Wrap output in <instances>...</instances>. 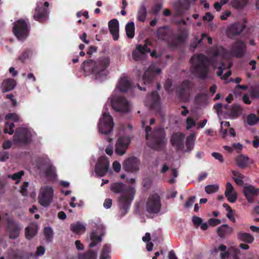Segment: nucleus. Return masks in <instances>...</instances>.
<instances>
[{"instance_id": "nucleus-25", "label": "nucleus", "mask_w": 259, "mask_h": 259, "mask_svg": "<svg viewBox=\"0 0 259 259\" xmlns=\"http://www.w3.org/2000/svg\"><path fill=\"white\" fill-rule=\"evenodd\" d=\"M236 162L237 165L241 168L244 169L248 167V165L253 162L252 160L245 155L240 154L236 158Z\"/></svg>"}, {"instance_id": "nucleus-10", "label": "nucleus", "mask_w": 259, "mask_h": 259, "mask_svg": "<svg viewBox=\"0 0 259 259\" xmlns=\"http://www.w3.org/2000/svg\"><path fill=\"white\" fill-rule=\"evenodd\" d=\"M99 130L102 134L108 135L110 133L114 126L113 118L108 113H104L103 118L100 120Z\"/></svg>"}, {"instance_id": "nucleus-54", "label": "nucleus", "mask_w": 259, "mask_h": 259, "mask_svg": "<svg viewBox=\"0 0 259 259\" xmlns=\"http://www.w3.org/2000/svg\"><path fill=\"white\" fill-rule=\"evenodd\" d=\"M196 199V196H190L187 201L185 203V207L186 208H189L191 206H192L194 203Z\"/></svg>"}, {"instance_id": "nucleus-40", "label": "nucleus", "mask_w": 259, "mask_h": 259, "mask_svg": "<svg viewBox=\"0 0 259 259\" xmlns=\"http://www.w3.org/2000/svg\"><path fill=\"white\" fill-rule=\"evenodd\" d=\"M232 174L234 176L233 179L236 184L239 186H243L244 185V182L243 181L244 176L239 171L235 170L232 171Z\"/></svg>"}, {"instance_id": "nucleus-4", "label": "nucleus", "mask_w": 259, "mask_h": 259, "mask_svg": "<svg viewBox=\"0 0 259 259\" xmlns=\"http://www.w3.org/2000/svg\"><path fill=\"white\" fill-rule=\"evenodd\" d=\"M192 73L197 78L206 79L209 72V60L203 54L194 55L191 59Z\"/></svg>"}, {"instance_id": "nucleus-23", "label": "nucleus", "mask_w": 259, "mask_h": 259, "mask_svg": "<svg viewBox=\"0 0 259 259\" xmlns=\"http://www.w3.org/2000/svg\"><path fill=\"white\" fill-rule=\"evenodd\" d=\"M225 195L230 202L234 203L236 202L237 198V194L235 191L234 187L230 182H228L226 184Z\"/></svg>"}, {"instance_id": "nucleus-21", "label": "nucleus", "mask_w": 259, "mask_h": 259, "mask_svg": "<svg viewBox=\"0 0 259 259\" xmlns=\"http://www.w3.org/2000/svg\"><path fill=\"white\" fill-rule=\"evenodd\" d=\"M32 253L19 249L11 250L8 254L9 259H29Z\"/></svg>"}, {"instance_id": "nucleus-34", "label": "nucleus", "mask_w": 259, "mask_h": 259, "mask_svg": "<svg viewBox=\"0 0 259 259\" xmlns=\"http://www.w3.org/2000/svg\"><path fill=\"white\" fill-rule=\"evenodd\" d=\"M79 259H97V252L96 251L89 249L85 252L79 254Z\"/></svg>"}, {"instance_id": "nucleus-44", "label": "nucleus", "mask_w": 259, "mask_h": 259, "mask_svg": "<svg viewBox=\"0 0 259 259\" xmlns=\"http://www.w3.org/2000/svg\"><path fill=\"white\" fill-rule=\"evenodd\" d=\"M14 124L12 121H7L5 123L4 132L5 134L12 135L14 133Z\"/></svg>"}, {"instance_id": "nucleus-32", "label": "nucleus", "mask_w": 259, "mask_h": 259, "mask_svg": "<svg viewBox=\"0 0 259 259\" xmlns=\"http://www.w3.org/2000/svg\"><path fill=\"white\" fill-rule=\"evenodd\" d=\"M207 101V93H198L194 98V104L199 106L205 105Z\"/></svg>"}, {"instance_id": "nucleus-48", "label": "nucleus", "mask_w": 259, "mask_h": 259, "mask_svg": "<svg viewBox=\"0 0 259 259\" xmlns=\"http://www.w3.org/2000/svg\"><path fill=\"white\" fill-rule=\"evenodd\" d=\"M258 121H259V118L252 113L248 115L247 117V122L249 125H255Z\"/></svg>"}, {"instance_id": "nucleus-55", "label": "nucleus", "mask_w": 259, "mask_h": 259, "mask_svg": "<svg viewBox=\"0 0 259 259\" xmlns=\"http://www.w3.org/2000/svg\"><path fill=\"white\" fill-rule=\"evenodd\" d=\"M45 248L42 246H39L37 248L36 252L35 253V256H40L44 255L45 253Z\"/></svg>"}, {"instance_id": "nucleus-24", "label": "nucleus", "mask_w": 259, "mask_h": 259, "mask_svg": "<svg viewBox=\"0 0 259 259\" xmlns=\"http://www.w3.org/2000/svg\"><path fill=\"white\" fill-rule=\"evenodd\" d=\"M108 27L114 40L119 38V23L116 19H113L108 22Z\"/></svg>"}, {"instance_id": "nucleus-36", "label": "nucleus", "mask_w": 259, "mask_h": 259, "mask_svg": "<svg viewBox=\"0 0 259 259\" xmlns=\"http://www.w3.org/2000/svg\"><path fill=\"white\" fill-rule=\"evenodd\" d=\"M70 230L75 234H79L81 232H84L85 230V227L81 223L77 222L75 224L70 225Z\"/></svg>"}, {"instance_id": "nucleus-31", "label": "nucleus", "mask_w": 259, "mask_h": 259, "mask_svg": "<svg viewBox=\"0 0 259 259\" xmlns=\"http://www.w3.org/2000/svg\"><path fill=\"white\" fill-rule=\"evenodd\" d=\"M131 85V83L128 79L127 77H123L121 78L119 80L117 85V88L120 92H126L130 89Z\"/></svg>"}, {"instance_id": "nucleus-46", "label": "nucleus", "mask_w": 259, "mask_h": 259, "mask_svg": "<svg viewBox=\"0 0 259 259\" xmlns=\"http://www.w3.org/2000/svg\"><path fill=\"white\" fill-rule=\"evenodd\" d=\"M248 0H234L232 5L233 7L237 9H242L247 4Z\"/></svg>"}, {"instance_id": "nucleus-47", "label": "nucleus", "mask_w": 259, "mask_h": 259, "mask_svg": "<svg viewBox=\"0 0 259 259\" xmlns=\"http://www.w3.org/2000/svg\"><path fill=\"white\" fill-rule=\"evenodd\" d=\"M136 51L138 52L139 53L145 55L146 53H150L151 52V50L150 48H148L147 45L145 44L144 45H138L136 47Z\"/></svg>"}, {"instance_id": "nucleus-43", "label": "nucleus", "mask_w": 259, "mask_h": 259, "mask_svg": "<svg viewBox=\"0 0 259 259\" xmlns=\"http://www.w3.org/2000/svg\"><path fill=\"white\" fill-rule=\"evenodd\" d=\"M195 134H191L186 138V145L188 151H190L193 148L194 144Z\"/></svg>"}, {"instance_id": "nucleus-58", "label": "nucleus", "mask_w": 259, "mask_h": 259, "mask_svg": "<svg viewBox=\"0 0 259 259\" xmlns=\"http://www.w3.org/2000/svg\"><path fill=\"white\" fill-rule=\"evenodd\" d=\"M172 174L171 176L174 177L173 178L170 179L168 180V182L170 184H174L176 182V179L175 178H177L178 176V172L176 168H172L171 169Z\"/></svg>"}, {"instance_id": "nucleus-33", "label": "nucleus", "mask_w": 259, "mask_h": 259, "mask_svg": "<svg viewBox=\"0 0 259 259\" xmlns=\"http://www.w3.org/2000/svg\"><path fill=\"white\" fill-rule=\"evenodd\" d=\"M147 16V11L145 6L143 4L140 6L138 9L137 13V20L139 21L144 22Z\"/></svg>"}, {"instance_id": "nucleus-60", "label": "nucleus", "mask_w": 259, "mask_h": 259, "mask_svg": "<svg viewBox=\"0 0 259 259\" xmlns=\"http://www.w3.org/2000/svg\"><path fill=\"white\" fill-rule=\"evenodd\" d=\"M211 155L215 159L218 160L220 162L222 163L224 161V159L223 158V155L220 153L213 152L211 153Z\"/></svg>"}, {"instance_id": "nucleus-15", "label": "nucleus", "mask_w": 259, "mask_h": 259, "mask_svg": "<svg viewBox=\"0 0 259 259\" xmlns=\"http://www.w3.org/2000/svg\"><path fill=\"white\" fill-rule=\"evenodd\" d=\"M140 159L135 156H131L124 160L122 163L123 169L127 172H136L139 170Z\"/></svg>"}, {"instance_id": "nucleus-35", "label": "nucleus", "mask_w": 259, "mask_h": 259, "mask_svg": "<svg viewBox=\"0 0 259 259\" xmlns=\"http://www.w3.org/2000/svg\"><path fill=\"white\" fill-rule=\"evenodd\" d=\"M110 253L111 246L109 244H105L101 251L100 259H111Z\"/></svg>"}, {"instance_id": "nucleus-26", "label": "nucleus", "mask_w": 259, "mask_h": 259, "mask_svg": "<svg viewBox=\"0 0 259 259\" xmlns=\"http://www.w3.org/2000/svg\"><path fill=\"white\" fill-rule=\"evenodd\" d=\"M104 235V233L102 231L98 233L97 231H93L90 234L91 243L89 244L90 248H93L97 245L98 244L102 242V236Z\"/></svg>"}, {"instance_id": "nucleus-16", "label": "nucleus", "mask_w": 259, "mask_h": 259, "mask_svg": "<svg viewBox=\"0 0 259 259\" xmlns=\"http://www.w3.org/2000/svg\"><path fill=\"white\" fill-rule=\"evenodd\" d=\"M246 27V26L245 23H234L228 27L226 34L229 38L234 39L235 37L240 35Z\"/></svg>"}, {"instance_id": "nucleus-52", "label": "nucleus", "mask_w": 259, "mask_h": 259, "mask_svg": "<svg viewBox=\"0 0 259 259\" xmlns=\"http://www.w3.org/2000/svg\"><path fill=\"white\" fill-rule=\"evenodd\" d=\"M24 175V171L21 170L18 172L15 173L12 176H9V177H11L13 180L16 181V183H17L21 179L22 176Z\"/></svg>"}, {"instance_id": "nucleus-22", "label": "nucleus", "mask_w": 259, "mask_h": 259, "mask_svg": "<svg viewBox=\"0 0 259 259\" xmlns=\"http://www.w3.org/2000/svg\"><path fill=\"white\" fill-rule=\"evenodd\" d=\"M48 15V10L47 8L37 6L35 9L33 18L35 20L42 23L47 19Z\"/></svg>"}, {"instance_id": "nucleus-18", "label": "nucleus", "mask_w": 259, "mask_h": 259, "mask_svg": "<svg viewBox=\"0 0 259 259\" xmlns=\"http://www.w3.org/2000/svg\"><path fill=\"white\" fill-rule=\"evenodd\" d=\"M242 191L246 200L249 203L254 202L255 198L259 195V188L248 184L244 185Z\"/></svg>"}, {"instance_id": "nucleus-1", "label": "nucleus", "mask_w": 259, "mask_h": 259, "mask_svg": "<svg viewBox=\"0 0 259 259\" xmlns=\"http://www.w3.org/2000/svg\"><path fill=\"white\" fill-rule=\"evenodd\" d=\"M110 190L114 193L120 194L118 198V207L121 215H125L128 211L136 193L135 188L127 187L122 183H114L111 185Z\"/></svg>"}, {"instance_id": "nucleus-28", "label": "nucleus", "mask_w": 259, "mask_h": 259, "mask_svg": "<svg viewBox=\"0 0 259 259\" xmlns=\"http://www.w3.org/2000/svg\"><path fill=\"white\" fill-rule=\"evenodd\" d=\"M237 237L239 241L248 244L252 243L254 240V237L251 234L242 231L237 233Z\"/></svg>"}, {"instance_id": "nucleus-6", "label": "nucleus", "mask_w": 259, "mask_h": 259, "mask_svg": "<svg viewBox=\"0 0 259 259\" xmlns=\"http://www.w3.org/2000/svg\"><path fill=\"white\" fill-rule=\"evenodd\" d=\"M32 135L30 130L25 127L17 129L13 136V142L17 145H26L32 141Z\"/></svg>"}, {"instance_id": "nucleus-5", "label": "nucleus", "mask_w": 259, "mask_h": 259, "mask_svg": "<svg viewBox=\"0 0 259 259\" xmlns=\"http://www.w3.org/2000/svg\"><path fill=\"white\" fill-rule=\"evenodd\" d=\"M150 126L146 127V139L148 141V146L151 148L160 151L165 144V133L163 128H156L153 132Z\"/></svg>"}, {"instance_id": "nucleus-57", "label": "nucleus", "mask_w": 259, "mask_h": 259, "mask_svg": "<svg viewBox=\"0 0 259 259\" xmlns=\"http://www.w3.org/2000/svg\"><path fill=\"white\" fill-rule=\"evenodd\" d=\"M29 184L28 182H24L22 186L21 187L20 192L23 196L27 195V188L28 187Z\"/></svg>"}, {"instance_id": "nucleus-14", "label": "nucleus", "mask_w": 259, "mask_h": 259, "mask_svg": "<svg viewBox=\"0 0 259 259\" xmlns=\"http://www.w3.org/2000/svg\"><path fill=\"white\" fill-rule=\"evenodd\" d=\"M109 167L108 158L105 156H101L96 164L95 171L99 177L104 176L108 172Z\"/></svg>"}, {"instance_id": "nucleus-17", "label": "nucleus", "mask_w": 259, "mask_h": 259, "mask_svg": "<svg viewBox=\"0 0 259 259\" xmlns=\"http://www.w3.org/2000/svg\"><path fill=\"white\" fill-rule=\"evenodd\" d=\"M131 142L130 137L124 136L119 137L115 145V153L118 155H123L128 148Z\"/></svg>"}, {"instance_id": "nucleus-29", "label": "nucleus", "mask_w": 259, "mask_h": 259, "mask_svg": "<svg viewBox=\"0 0 259 259\" xmlns=\"http://www.w3.org/2000/svg\"><path fill=\"white\" fill-rule=\"evenodd\" d=\"M37 233V227L34 224L29 225L25 229V236L27 239L31 240Z\"/></svg>"}, {"instance_id": "nucleus-8", "label": "nucleus", "mask_w": 259, "mask_h": 259, "mask_svg": "<svg viewBox=\"0 0 259 259\" xmlns=\"http://www.w3.org/2000/svg\"><path fill=\"white\" fill-rule=\"evenodd\" d=\"M194 86L193 83L189 80H183L176 88L178 97L182 101L187 102L190 98V92Z\"/></svg>"}, {"instance_id": "nucleus-39", "label": "nucleus", "mask_w": 259, "mask_h": 259, "mask_svg": "<svg viewBox=\"0 0 259 259\" xmlns=\"http://www.w3.org/2000/svg\"><path fill=\"white\" fill-rule=\"evenodd\" d=\"M155 77V74L153 72L147 70L146 71L142 77L144 83L145 84H149L151 83Z\"/></svg>"}, {"instance_id": "nucleus-7", "label": "nucleus", "mask_w": 259, "mask_h": 259, "mask_svg": "<svg viewBox=\"0 0 259 259\" xmlns=\"http://www.w3.org/2000/svg\"><path fill=\"white\" fill-rule=\"evenodd\" d=\"M30 28L23 19H19L14 23L13 32L20 40H24L29 35Z\"/></svg>"}, {"instance_id": "nucleus-59", "label": "nucleus", "mask_w": 259, "mask_h": 259, "mask_svg": "<svg viewBox=\"0 0 259 259\" xmlns=\"http://www.w3.org/2000/svg\"><path fill=\"white\" fill-rule=\"evenodd\" d=\"M143 55L136 51H133L132 53L133 58L135 61L141 60Z\"/></svg>"}, {"instance_id": "nucleus-62", "label": "nucleus", "mask_w": 259, "mask_h": 259, "mask_svg": "<svg viewBox=\"0 0 259 259\" xmlns=\"http://www.w3.org/2000/svg\"><path fill=\"white\" fill-rule=\"evenodd\" d=\"M192 222L195 226H198L202 224V220L200 218L194 215L192 218Z\"/></svg>"}, {"instance_id": "nucleus-53", "label": "nucleus", "mask_w": 259, "mask_h": 259, "mask_svg": "<svg viewBox=\"0 0 259 259\" xmlns=\"http://www.w3.org/2000/svg\"><path fill=\"white\" fill-rule=\"evenodd\" d=\"M5 97L7 99H9L11 101L12 106L15 107L17 105L16 100L14 98V96L13 94H6Z\"/></svg>"}, {"instance_id": "nucleus-50", "label": "nucleus", "mask_w": 259, "mask_h": 259, "mask_svg": "<svg viewBox=\"0 0 259 259\" xmlns=\"http://www.w3.org/2000/svg\"><path fill=\"white\" fill-rule=\"evenodd\" d=\"M219 189L218 185H209L205 187V191L207 194H211L217 192Z\"/></svg>"}, {"instance_id": "nucleus-3", "label": "nucleus", "mask_w": 259, "mask_h": 259, "mask_svg": "<svg viewBox=\"0 0 259 259\" xmlns=\"http://www.w3.org/2000/svg\"><path fill=\"white\" fill-rule=\"evenodd\" d=\"M156 37L160 41H165L171 48H176L185 42L187 36L184 34H176L167 26L159 27L156 30Z\"/></svg>"}, {"instance_id": "nucleus-9", "label": "nucleus", "mask_w": 259, "mask_h": 259, "mask_svg": "<svg viewBox=\"0 0 259 259\" xmlns=\"http://www.w3.org/2000/svg\"><path fill=\"white\" fill-rule=\"evenodd\" d=\"M161 208V200L159 196L156 194L150 195L147 201L146 209L150 214L158 213Z\"/></svg>"}, {"instance_id": "nucleus-51", "label": "nucleus", "mask_w": 259, "mask_h": 259, "mask_svg": "<svg viewBox=\"0 0 259 259\" xmlns=\"http://www.w3.org/2000/svg\"><path fill=\"white\" fill-rule=\"evenodd\" d=\"M44 235L47 241L51 242L53 238V230L50 227L44 229Z\"/></svg>"}, {"instance_id": "nucleus-61", "label": "nucleus", "mask_w": 259, "mask_h": 259, "mask_svg": "<svg viewBox=\"0 0 259 259\" xmlns=\"http://www.w3.org/2000/svg\"><path fill=\"white\" fill-rule=\"evenodd\" d=\"M251 94L255 98H259V86L255 87L251 89Z\"/></svg>"}, {"instance_id": "nucleus-2", "label": "nucleus", "mask_w": 259, "mask_h": 259, "mask_svg": "<svg viewBox=\"0 0 259 259\" xmlns=\"http://www.w3.org/2000/svg\"><path fill=\"white\" fill-rule=\"evenodd\" d=\"M110 63L108 57H101L95 61H84L81 65V68L87 75L93 74L97 78L106 75V69L109 67Z\"/></svg>"}, {"instance_id": "nucleus-12", "label": "nucleus", "mask_w": 259, "mask_h": 259, "mask_svg": "<svg viewBox=\"0 0 259 259\" xmlns=\"http://www.w3.org/2000/svg\"><path fill=\"white\" fill-rule=\"evenodd\" d=\"M7 231L9 238L12 239L18 238L22 229V226L19 222L11 218L7 219Z\"/></svg>"}, {"instance_id": "nucleus-11", "label": "nucleus", "mask_w": 259, "mask_h": 259, "mask_svg": "<svg viewBox=\"0 0 259 259\" xmlns=\"http://www.w3.org/2000/svg\"><path fill=\"white\" fill-rule=\"evenodd\" d=\"M53 189L50 186L42 187L38 197L39 204L44 206L48 207L53 200Z\"/></svg>"}, {"instance_id": "nucleus-64", "label": "nucleus", "mask_w": 259, "mask_h": 259, "mask_svg": "<svg viewBox=\"0 0 259 259\" xmlns=\"http://www.w3.org/2000/svg\"><path fill=\"white\" fill-rule=\"evenodd\" d=\"M221 223V220L216 219H210L208 220V224L210 226H215Z\"/></svg>"}, {"instance_id": "nucleus-45", "label": "nucleus", "mask_w": 259, "mask_h": 259, "mask_svg": "<svg viewBox=\"0 0 259 259\" xmlns=\"http://www.w3.org/2000/svg\"><path fill=\"white\" fill-rule=\"evenodd\" d=\"M5 118L7 121H13L16 122H22V121L18 115L13 113L7 114Z\"/></svg>"}, {"instance_id": "nucleus-30", "label": "nucleus", "mask_w": 259, "mask_h": 259, "mask_svg": "<svg viewBox=\"0 0 259 259\" xmlns=\"http://www.w3.org/2000/svg\"><path fill=\"white\" fill-rule=\"evenodd\" d=\"M148 100L150 102L151 108H155L159 106L160 97L157 91H153L148 96Z\"/></svg>"}, {"instance_id": "nucleus-19", "label": "nucleus", "mask_w": 259, "mask_h": 259, "mask_svg": "<svg viewBox=\"0 0 259 259\" xmlns=\"http://www.w3.org/2000/svg\"><path fill=\"white\" fill-rule=\"evenodd\" d=\"M246 44L241 40H238L233 45L231 49L232 54L237 58H241L246 51Z\"/></svg>"}, {"instance_id": "nucleus-56", "label": "nucleus", "mask_w": 259, "mask_h": 259, "mask_svg": "<svg viewBox=\"0 0 259 259\" xmlns=\"http://www.w3.org/2000/svg\"><path fill=\"white\" fill-rule=\"evenodd\" d=\"M187 126L186 129L189 130L193 126H195V122L193 119V118L191 117L187 118L186 120Z\"/></svg>"}, {"instance_id": "nucleus-41", "label": "nucleus", "mask_w": 259, "mask_h": 259, "mask_svg": "<svg viewBox=\"0 0 259 259\" xmlns=\"http://www.w3.org/2000/svg\"><path fill=\"white\" fill-rule=\"evenodd\" d=\"M125 31L127 36L133 38L135 35V24L133 22H128L125 26Z\"/></svg>"}, {"instance_id": "nucleus-49", "label": "nucleus", "mask_w": 259, "mask_h": 259, "mask_svg": "<svg viewBox=\"0 0 259 259\" xmlns=\"http://www.w3.org/2000/svg\"><path fill=\"white\" fill-rule=\"evenodd\" d=\"M32 54L31 51L29 49H26L18 57V59L21 62H24V61L28 58Z\"/></svg>"}, {"instance_id": "nucleus-13", "label": "nucleus", "mask_w": 259, "mask_h": 259, "mask_svg": "<svg viewBox=\"0 0 259 259\" xmlns=\"http://www.w3.org/2000/svg\"><path fill=\"white\" fill-rule=\"evenodd\" d=\"M111 106L114 110L119 112L126 113L129 111L128 102L124 97L113 98L111 100Z\"/></svg>"}, {"instance_id": "nucleus-42", "label": "nucleus", "mask_w": 259, "mask_h": 259, "mask_svg": "<svg viewBox=\"0 0 259 259\" xmlns=\"http://www.w3.org/2000/svg\"><path fill=\"white\" fill-rule=\"evenodd\" d=\"M45 173L46 177L49 178H54L56 176L55 167L50 164L46 168Z\"/></svg>"}, {"instance_id": "nucleus-37", "label": "nucleus", "mask_w": 259, "mask_h": 259, "mask_svg": "<svg viewBox=\"0 0 259 259\" xmlns=\"http://www.w3.org/2000/svg\"><path fill=\"white\" fill-rule=\"evenodd\" d=\"M231 232V229L228 225L224 224L220 227L217 230L219 236L221 238H225L227 235Z\"/></svg>"}, {"instance_id": "nucleus-27", "label": "nucleus", "mask_w": 259, "mask_h": 259, "mask_svg": "<svg viewBox=\"0 0 259 259\" xmlns=\"http://www.w3.org/2000/svg\"><path fill=\"white\" fill-rule=\"evenodd\" d=\"M16 81L13 78H8L4 80L1 85L3 93L13 90L16 86Z\"/></svg>"}, {"instance_id": "nucleus-63", "label": "nucleus", "mask_w": 259, "mask_h": 259, "mask_svg": "<svg viewBox=\"0 0 259 259\" xmlns=\"http://www.w3.org/2000/svg\"><path fill=\"white\" fill-rule=\"evenodd\" d=\"M162 9V6L160 4L155 5L151 10V13L154 14H157Z\"/></svg>"}, {"instance_id": "nucleus-20", "label": "nucleus", "mask_w": 259, "mask_h": 259, "mask_svg": "<svg viewBox=\"0 0 259 259\" xmlns=\"http://www.w3.org/2000/svg\"><path fill=\"white\" fill-rule=\"evenodd\" d=\"M185 138L184 134L179 132L175 133L172 134L170 139L171 144L177 150H181L184 147Z\"/></svg>"}, {"instance_id": "nucleus-38", "label": "nucleus", "mask_w": 259, "mask_h": 259, "mask_svg": "<svg viewBox=\"0 0 259 259\" xmlns=\"http://www.w3.org/2000/svg\"><path fill=\"white\" fill-rule=\"evenodd\" d=\"M242 109L240 105L233 104L230 109L229 115L233 118L238 117L241 113Z\"/></svg>"}]
</instances>
